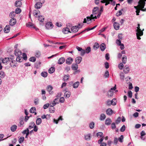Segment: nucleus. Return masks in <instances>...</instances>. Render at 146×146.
<instances>
[{
    "label": "nucleus",
    "instance_id": "1",
    "mask_svg": "<svg viewBox=\"0 0 146 146\" xmlns=\"http://www.w3.org/2000/svg\"><path fill=\"white\" fill-rule=\"evenodd\" d=\"M137 29L136 30V31L137 32L136 34L137 37V39L140 40L141 38L140 37V36L143 35V33L140 28V24H138V27H137Z\"/></svg>",
    "mask_w": 146,
    "mask_h": 146
},
{
    "label": "nucleus",
    "instance_id": "2",
    "mask_svg": "<svg viewBox=\"0 0 146 146\" xmlns=\"http://www.w3.org/2000/svg\"><path fill=\"white\" fill-rule=\"evenodd\" d=\"M138 5L140 9H141V10L143 11H146V9H143L144 6L145 5V2L143 1V0H139L138 2Z\"/></svg>",
    "mask_w": 146,
    "mask_h": 146
},
{
    "label": "nucleus",
    "instance_id": "3",
    "mask_svg": "<svg viewBox=\"0 0 146 146\" xmlns=\"http://www.w3.org/2000/svg\"><path fill=\"white\" fill-rule=\"evenodd\" d=\"M116 89V85H115L114 86L111 88L108 92V97L112 96L113 94V91L115 90Z\"/></svg>",
    "mask_w": 146,
    "mask_h": 146
},
{
    "label": "nucleus",
    "instance_id": "4",
    "mask_svg": "<svg viewBox=\"0 0 146 146\" xmlns=\"http://www.w3.org/2000/svg\"><path fill=\"white\" fill-rule=\"evenodd\" d=\"M26 26L28 27H30L31 28H34L35 29L36 31H37L38 30V29L36 28L32 23L31 22H29L27 23Z\"/></svg>",
    "mask_w": 146,
    "mask_h": 146
},
{
    "label": "nucleus",
    "instance_id": "5",
    "mask_svg": "<svg viewBox=\"0 0 146 146\" xmlns=\"http://www.w3.org/2000/svg\"><path fill=\"white\" fill-rule=\"evenodd\" d=\"M45 26L46 29H50L52 28L53 26L52 22H49L46 24Z\"/></svg>",
    "mask_w": 146,
    "mask_h": 146
},
{
    "label": "nucleus",
    "instance_id": "6",
    "mask_svg": "<svg viewBox=\"0 0 146 146\" xmlns=\"http://www.w3.org/2000/svg\"><path fill=\"white\" fill-rule=\"evenodd\" d=\"M58 103H59V102H58V98H55L53 102L52 103H51L50 104V107H53L54 106H55L56 104H58Z\"/></svg>",
    "mask_w": 146,
    "mask_h": 146
},
{
    "label": "nucleus",
    "instance_id": "7",
    "mask_svg": "<svg viewBox=\"0 0 146 146\" xmlns=\"http://www.w3.org/2000/svg\"><path fill=\"white\" fill-rule=\"evenodd\" d=\"M17 23L16 20L15 19H11L9 21V24L10 25L13 26L15 25Z\"/></svg>",
    "mask_w": 146,
    "mask_h": 146
},
{
    "label": "nucleus",
    "instance_id": "8",
    "mask_svg": "<svg viewBox=\"0 0 146 146\" xmlns=\"http://www.w3.org/2000/svg\"><path fill=\"white\" fill-rule=\"evenodd\" d=\"M79 27L78 26H75L72 27L71 29V31L73 33H76L77 32L79 29Z\"/></svg>",
    "mask_w": 146,
    "mask_h": 146
},
{
    "label": "nucleus",
    "instance_id": "9",
    "mask_svg": "<svg viewBox=\"0 0 146 146\" xmlns=\"http://www.w3.org/2000/svg\"><path fill=\"white\" fill-rule=\"evenodd\" d=\"M15 54L17 56H21L22 54V52L21 51L19 50L16 49L15 50Z\"/></svg>",
    "mask_w": 146,
    "mask_h": 146
},
{
    "label": "nucleus",
    "instance_id": "10",
    "mask_svg": "<svg viewBox=\"0 0 146 146\" xmlns=\"http://www.w3.org/2000/svg\"><path fill=\"white\" fill-rule=\"evenodd\" d=\"M10 27L9 25H7L4 29V31L5 33H8L10 31Z\"/></svg>",
    "mask_w": 146,
    "mask_h": 146
},
{
    "label": "nucleus",
    "instance_id": "11",
    "mask_svg": "<svg viewBox=\"0 0 146 146\" xmlns=\"http://www.w3.org/2000/svg\"><path fill=\"white\" fill-rule=\"evenodd\" d=\"M121 38L122 37L119 36V39H121ZM119 46L120 47V48L121 50H122L125 47L124 44H123L121 43V42L120 40H119Z\"/></svg>",
    "mask_w": 146,
    "mask_h": 146
},
{
    "label": "nucleus",
    "instance_id": "12",
    "mask_svg": "<svg viewBox=\"0 0 146 146\" xmlns=\"http://www.w3.org/2000/svg\"><path fill=\"white\" fill-rule=\"evenodd\" d=\"M52 87L50 85H49L47 87V90L49 94H52L53 93V91H52Z\"/></svg>",
    "mask_w": 146,
    "mask_h": 146
},
{
    "label": "nucleus",
    "instance_id": "13",
    "mask_svg": "<svg viewBox=\"0 0 146 146\" xmlns=\"http://www.w3.org/2000/svg\"><path fill=\"white\" fill-rule=\"evenodd\" d=\"M99 8L98 7H94L92 10V14L93 15H96L98 13V11Z\"/></svg>",
    "mask_w": 146,
    "mask_h": 146
},
{
    "label": "nucleus",
    "instance_id": "14",
    "mask_svg": "<svg viewBox=\"0 0 146 146\" xmlns=\"http://www.w3.org/2000/svg\"><path fill=\"white\" fill-rule=\"evenodd\" d=\"M65 61V58L64 57H61L58 60V64H62Z\"/></svg>",
    "mask_w": 146,
    "mask_h": 146
},
{
    "label": "nucleus",
    "instance_id": "15",
    "mask_svg": "<svg viewBox=\"0 0 146 146\" xmlns=\"http://www.w3.org/2000/svg\"><path fill=\"white\" fill-rule=\"evenodd\" d=\"M130 70L129 68L127 65H126L123 69V71L125 73H128Z\"/></svg>",
    "mask_w": 146,
    "mask_h": 146
},
{
    "label": "nucleus",
    "instance_id": "16",
    "mask_svg": "<svg viewBox=\"0 0 146 146\" xmlns=\"http://www.w3.org/2000/svg\"><path fill=\"white\" fill-rule=\"evenodd\" d=\"M22 5V3L21 1H16L15 3V5L17 7H20Z\"/></svg>",
    "mask_w": 146,
    "mask_h": 146
},
{
    "label": "nucleus",
    "instance_id": "17",
    "mask_svg": "<svg viewBox=\"0 0 146 146\" xmlns=\"http://www.w3.org/2000/svg\"><path fill=\"white\" fill-rule=\"evenodd\" d=\"M82 60V58L81 57L79 56L76 58L75 62L76 64H79L80 63Z\"/></svg>",
    "mask_w": 146,
    "mask_h": 146
},
{
    "label": "nucleus",
    "instance_id": "18",
    "mask_svg": "<svg viewBox=\"0 0 146 146\" xmlns=\"http://www.w3.org/2000/svg\"><path fill=\"white\" fill-rule=\"evenodd\" d=\"M42 4L41 2L37 3L35 5V7L37 9H40L42 6Z\"/></svg>",
    "mask_w": 146,
    "mask_h": 146
},
{
    "label": "nucleus",
    "instance_id": "19",
    "mask_svg": "<svg viewBox=\"0 0 146 146\" xmlns=\"http://www.w3.org/2000/svg\"><path fill=\"white\" fill-rule=\"evenodd\" d=\"M112 122L111 120L109 118H107L105 121V124L106 125H110Z\"/></svg>",
    "mask_w": 146,
    "mask_h": 146
},
{
    "label": "nucleus",
    "instance_id": "20",
    "mask_svg": "<svg viewBox=\"0 0 146 146\" xmlns=\"http://www.w3.org/2000/svg\"><path fill=\"white\" fill-rule=\"evenodd\" d=\"M73 61V59L72 58L69 57L66 60V63L68 64H71Z\"/></svg>",
    "mask_w": 146,
    "mask_h": 146
},
{
    "label": "nucleus",
    "instance_id": "21",
    "mask_svg": "<svg viewBox=\"0 0 146 146\" xmlns=\"http://www.w3.org/2000/svg\"><path fill=\"white\" fill-rule=\"evenodd\" d=\"M16 14L15 12L12 11L10 13L9 15V17L11 18V19H14V18L15 17Z\"/></svg>",
    "mask_w": 146,
    "mask_h": 146
},
{
    "label": "nucleus",
    "instance_id": "22",
    "mask_svg": "<svg viewBox=\"0 0 146 146\" xmlns=\"http://www.w3.org/2000/svg\"><path fill=\"white\" fill-rule=\"evenodd\" d=\"M0 61H2L3 63L6 64L9 60V58H5L3 59H0Z\"/></svg>",
    "mask_w": 146,
    "mask_h": 146
},
{
    "label": "nucleus",
    "instance_id": "23",
    "mask_svg": "<svg viewBox=\"0 0 146 146\" xmlns=\"http://www.w3.org/2000/svg\"><path fill=\"white\" fill-rule=\"evenodd\" d=\"M63 32L65 34H67L69 32H70L69 29L67 27L64 29L63 31Z\"/></svg>",
    "mask_w": 146,
    "mask_h": 146
},
{
    "label": "nucleus",
    "instance_id": "24",
    "mask_svg": "<svg viewBox=\"0 0 146 146\" xmlns=\"http://www.w3.org/2000/svg\"><path fill=\"white\" fill-rule=\"evenodd\" d=\"M113 27L116 30L119 29V24L116 22H114L113 24Z\"/></svg>",
    "mask_w": 146,
    "mask_h": 146
},
{
    "label": "nucleus",
    "instance_id": "25",
    "mask_svg": "<svg viewBox=\"0 0 146 146\" xmlns=\"http://www.w3.org/2000/svg\"><path fill=\"white\" fill-rule=\"evenodd\" d=\"M106 45L104 43H102L100 45V48L102 51H104L106 49Z\"/></svg>",
    "mask_w": 146,
    "mask_h": 146
},
{
    "label": "nucleus",
    "instance_id": "26",
    "mask_svg": "<svg viewBox=\"0 0 146 146\" xmlns=\"http://www.w3.org/2000/svg\"><path fill=\"white\" fill-rule=\"evenodd\" d=\"M70 95V92L69 91H66L64 94V96L66 98H68Z\"/></svg>",
    "mask_w": 146,
    "mask_h": 146
},
{
    "label": "nucleus",
    "instance_id": "27",
    "mask_svg": "<svg viewBox=\"0 0 146 146\" xmlns=\"http://www.w3.org/2000/svg\"><path fill=\"white\" fill-rule=\"evenodd\" d=\"M127 56L125 55H123L122 58V61L123 63L125 64L127 62Z\"/></svg>",
    "mask_w": 146,
    "mask_h": 146
},
{
    "label": "nucleus",
    "instance_id": "28",
    "mask_svg": "<svg viewBox=\"0 0 146 146\" xmlns=\"http://www.w3.org/2000/svg\"><path fill=\"white\" fill-rule=\"evenodd\" d=\"M106 114L109 115H111L112 114V110L110 108L108 109L106 111Z\"/></svg>",
    "mask_w": 146,
    "mask_h": 146
},
{
    "label": "nucleus",
    "instance_id": "29",
    "mask_svg": "<svg viewBox=\"0 0 146 146\" xmlns=\"http://www.w3.org/2000/svg\"><path fill=\"white\" fill-rule=\"evenodd\" d=\"M72 69L73 70H76L78 68V65L77 64H73L72 67Z\"/></svg>",
    "mask_w": 146,
    "mask_h": 146
},
{
    "label": "nucleus",
    "instance_id": "30",
    "mask_svg": "<svg viewBox=\"0 0 146 146\" xmlns=\"http://www.w3.org/2000/svg\"><path fill=\"white\" fill-rule=\"evenodd\" d=\"M16 60L17 61L19 62H21L23 60V57L21 56H17Z\"/></svg>",
    "mask_w": 146,
    "mask_h": 146
},
{
    "label": "nucleus",
    "instance_id": "31",
    "mask_svg": "<svg viewBox=\"0 0 146 146\" xmlns=\"http://www.w3.org/2000/svg\"><path fill=\"white\" fill-rule=\"evenodd\" d=\"M106 116L105 115L104 113H102L100 115V119L101 121L104 120L106 118Z\"/></svg>",
    "mask_w": 146,
    "mask_h": 146
},
{
    "label": "nucleus",
    "instance_id": "32",
    "mask_svg": "<svg viewBox=\"0 0 146 146\" xmlns=\"http://www.w3.org/2000/svg\"><path fill=\"white\" fill-rule=\"evenodd\" d=\"M17 128V126L16 125H13L11 127V130L13 132L15 131Z\"/></svg>",
    "mask_w": 146,
    "mask_h": 146
},
{
    "label": "nucleus",
    "instance_id": "33",
    "mask_svg": "<svg viewBox=\"0 0 146 146\" xmlns=\"http://www.w3.org/2000/svg\"><path fill=\"white\" fill-rule=\"evenodd\" d=\"M91 135L90 134L86 135L85 136V139L86 140L89 141L90 139Z\"/></svg>",
    "mask_w": 146,
    "mask_h": 146
},
{
    "label": "nucleus",
    "instance_id": "34",
    "mask_svg": "<svg viewBox=\"0 0 146 146\" xmlns=\"http://www.w3.org/2000/svg\"><path fill=\"white\" fill-rule=\"evenodd\" d=\"M55 69V68L54 67H51L48 70V72L50 73H52L54 72Z\"/></svg>",
    "mask_w": 146,
    "mask_h": 146
},
{
    "label": "nucleus",
    "instance_id": "35",
    "mask_svg": "<svg viewBox=\"0 0 146 146\" xmlns=\"http://www.w3.org/2000/svg\"><path fill=\"white\" fill-rule=\"evenodd\" d=\"M79 82H76L73 85V88H76L78 87L79 86Z\"/></svg>",
    "mask_w": 146,
    "mask_h": 146
},
{
    "label": "nucleus",
    "instance_id": "36",
    "mask_svg": "<svg viewBox=\"0 0 146 146\" xmlns=\"http://www.w3.org/2000/svg\"><path fill=\"white\" fill-rule=\"evenodd\" d=\"M42 122V119L40 118H38L36 121V123L37 125H40Z\"/></svg>",
    "mask_w": 146,
    "mask_h": 146
},
{
    "label": "nucleus",
    "instance_id": "37",
    "mask_svg": "<svg viewBox=\"0 0 146 146\" xmlns=\"http://www.w3.org/2000/svg\"><path fill=\"white\" fill-rule=\"evenodd\" d=\"M35 124L34 122H32L30 124V125L29 127V129H31L32 128L35 126Z\"/></svg>",
    "mask_w": 146,
    "mask_h": 146
},
{
    "label": "nucleus",
    "instance_id": "38",
    "mask_svg": "<svg viewBox=\"0 0 146 146\" xmlns=\"http://www.w3.org/2000/svg\"><path fill=\"white\" fill-rule=\"evenodd\" d=\"M99 46L100 45L99 44L97 43H95L93 46V47L95 50H96L99 48Z\"/></svg>",
    "mask_w": 146,
    "mask_h": 146
},
{
    "label": "nucleus",
    "instance_id": "39",
    "mask_svg": "<svg viewBox=\"0 0 146 146\" xmlns=\"http://www.w3.org/2000/svg\"><path fill=\"white\" fill-rule=\"evenodd\" d=\"M119 140V138H117L116 137H114V139L113 140V143L115 145H116L117 144Z\"/></svg>",
    "mask_w": 146,
    "mask_h": 146
},
{
    "label": "nucleus",
    "instance_id": "40",
    "mask_svg": "<svg viewBox=\"0 0 146 146\" xmlns=\"http://www.w3.org/2000/svg\"><path fill=\"white\" fill-rule=\"evenodd\" d=\"M41 75L42 76L46 77L47 76L48 73L47 72H44L41 73Z\"/></svg>",
    "mask_w": 146,
    "mask_h": 146
},
{
    "label": "nucleus",
    "instance_id": "41",
    "mask_svg": "<svg viewBox=\"0 0 146 146\" xmlns=\"http://www.w3.org/2000/svg\"><path fill=\"white\" fill-rule=\"evenodd\" d=\"M41 55V53L39 51H36L35 52V55L37 57H39Z\"/></svg>",
    "mask_w": 146,
    "mask_h": 146
},
{
    "label": "nucleus",
    "instance_id": "42",
    "mask_svg": "<svg viewBox=\"0 0 146 146\" xmlns=\"http://www.w3.org/2000/svg\"><path fill=\"white\" fill-rule=\"evenodd\" d=\"M38 20L41 22H43L44 20V18L42 16H40L38 17Z\"/></svg>",
    "mask_w": 146,
    "mask_h": 146
},
{
    "label": "nucleus",
    "instance_id": "43",
    "mask_svg": "<svg viewBox=\"0 0 146 146\" xmlns=\"http://www.w3.org/2000/svg\"><path fill=\"white\" fill-rule=\"evenodd\" d=\"M36 60V58L35 57H31L29 59V61L33 62H35Z\"/></svg>",
    "mask_w": 146,
    "mask_h": 146
},
{
    "label": "nucleus",
    "instance_id": "44",
    "mask_svg": "<svg viewBox=\"0 0 146 146\" xmlns=\"http://www.w3.org/2000/svg\"><path fill=\"white\" fill-rule=\"evenodd\" d=\"M24 140V138L23 137H21L19 139V142L20 143H22Z\"/></svg>",
    "mask_w": 146,
    "mask_h": 146
},
{
    "label": "nucleus",
    "instance_id": "45",
    "mask_svg": "<svg viewBox=\"0 0 146 146\" xmlns=\"http://www.w3.org/2000/svg\"><path fill=\"white\" fill-rule=\"evenodd\" d=\"M5 73L2 71L0 72V77L1 78H3L5 76Z\"/></svg>",
    "mask_w": 146,
    "mask_h": 146
},
{
    "label": "nucleus",
    "instance_id": "46",
    "mask_svg": "<svg viewBox=\"0 0 146 146\" xmlns=\"http://www.w3.org/2000/svg\"><path fill=\"white\" fill-rule=\"evenodd\" d=\"M69 76L68 75H65L64 76L63 79L64 81H67L69 79Z\"/></svg>",
    "mask_w": 146,
    "mask_h": 146
},
{
    "label": "nucleus",
    "instance_id": "47",
    "mask_svg": "<svg viewBox=\"0 0 146 146\" xmlns=\"http://www.w3.org/2000/svg\"><path fill=\"white\" fill-rule=\"evenodd\" d=\"M36 110L35 108V107H32L31 108L30 110V112L32 113H33L35 112Z\"/></svg>",
    "mask_w": 146,
    "mask_h": 146
},
{
    "label": "nucleus",
    "instance_id": "48",
    "mask_svg": "<svg viewBox=\"0 0 146 146\" xmlns=\"http://www.w3.org/2000/svg\"><path fill=\"white\" fill-rule=\"evenodd\" d=\"M22 56L23 58V59H24L25 60H27V57L26 54L24 53H23Z\"/></svg>",
    "mask_w": 146,
    "mask_h": 146
},
{
    "label": "nucleus",
    "instance_id": "49",
    "mask_svg": "<svg viewBox=\"0 0 146 146\" xmlns=\"http://www.w3.org/2000/svg\"><path fill=\"white\" fill-rule=\"evenodd\" d=\"M94 123L92 122H91L89 125V127L90 129H92L94 128Z\"/></svg>",
    "mask_w": 146,
    "mask_h": 146
},
{
    "label": "nucleus",
    "instance_id": "50",
    "mask_svg": "<svg viewBox=\"0 0 146 146\" xmlns=\"http://www.w3.org/2000/svg\"><path fill=\"white\" fill-rule=\"evenodd\" d=\"M112 105H115L116 104V103L117 102V101L116 99L113 98L111 101Z\"/></svg>",
    "mask_w": 146,
    "mask_h": 146
},
{
    "label": "nucleus",
    "instance_id": "51",
    "mask_svg": "<svg viewBox=\"0 0 146 146\" xmlns=\"http://www.w3.org/2000/svg\"><path fill=\"white\" fill-rule=\"evenodd\" d=\"M86 53H88L91 51V48L90 47H88L86 50H85Z\"/></svg>",
    "mask_w": 146,
    "mask_h": 146
},
{
    "label": "nucleus",
    "instance_id": "52",
    "mask_svg": "<svg viewBox=\"0 0 146 146\" xmlns=\"http://www.w3.org/2000/svg\"><path fill=\"white\" fill-rule=\"evenodd\" d=\"M125 128L126 127L125 125H123L120 128V131L122 132L124 131L125 129Z\"/></svg>",
    "mask_w": 146,
    "mask_h": 146
},
{
    "label": "nucleus",
    "instance_id": "53",
    "mask_svg": "<svg viewBox=\"0 0 146 146\" xmlns=\"http://www.w3.org/2000/svg\"><path fill=\"white\" fill-rule=\"evenodd\" d=\"M21 12V10L20 8H17L15 10V13L16 14H19Z\"/></svg>",
    "mask_w": 146,
    "mask_h": 146
},
{
    "label": "nucleus",
    "instance_id": "54",
    "mask_svg": "<svg viewBox=\"0 0 146 146\" xmlns=\"http://www.w3.org/2000/svg\"><path fill=\"white\" fill-rule=\"evenodd\" d=\"M103 135V133L102 132H99L97 133V136L99 137H101Z\"/></svg>",
    "mask_w": 146,
    "mask_h": 146
},
{
    "label": "nucleus",
    "instance_id": "55",
    "mask_svg": "<svg viewBox=\"0 0 146 146\" xmlns=\"http://www.w3.org/2000/svg\"><path fill=\"white\" fill-rule=\"evenodd\" d=\"M109 74L108 71L107 70L104 74V76L106 78H108L109 77Z\"/></svg>",
    "mask_w": 146,
    "mask_h": 146
},
{
    "label": "nucleus",
    "instance_id": "56",
    "mask_svg": "<svg viewBox=\"0 0 146 146\" xmlns=\"http://www.w3.org/2000/svg\"><path fill=\"white\" fill-rule=\"evenodd\" d=\"M111 127L112 129H114L116 128L115 124V123H113L111 125Z\"/></svg>",
    "mask_w": 146,
    "mask_h": 146
},
{
    "label": "nucleus",
    "instance_id": "57",
    "mask_svg": "<svg viewBox=\"0 0 146 146\" xmlns=\"http://www.w3.org/2000/svg\"><path fill=\"white\" fill-rule=\"evenodd\" d=\"M123 136L121 135L120 137H119V142L122 143L123 141Z\"/></svg>",
    "mask_w": 146,
    "mask_h": 146
},
{
    "label": "nucleus",
    "instance_id": "58",
    "mask_svg": "<svg viewBox=\"0 0 146 146\" xmlns=\"http://www.w3.org/2000/svg\"><path fill=\"white\" fill-rule=\"evenodd\" d=\"M128 96L130 98L132 97V93L131 91H129L128 92Z\"/></svg>",
    "mask_w": 146,
    "mask_h": 146
},
{
    "label": "nucleus",
    "instance_id": "59",
    "mask_svg": "<svg viewBox=\"0 0 146 146\" xmlns=\"http://www.w3.org/2000/svg\"><path fill=\"white\" fill-rule=\"evenodd\" d=\"M124 67V65L123 64V63H120L119 64V69H122Z\"/></svg>",
    "mask_w": 146,
    "mask_h": 146
},
{
    "label": "nucleus",
    "instance_id": "60",
    "mask_svg": "<svg viewBox=\"0 0 146 146\" xmlns=\"http://www.w3.org/2000/svg\"><path fill=\"white\" fill-rule=\"evenodd\" d=\"M105 66L106 68L108 69L109 68V63L107 62H106L105 63Z\"/></svg>",
    "mask_w": 146,
    "mask_h": 146
},
{
    "label": "nucleus",
    "instance_id": "61",
    "mask_svg": "<svg viewBox=\"0 0 146 146\" xmlns=\"http://www.w3.org/2000/svg\"><path fill=\"white\" fill-rule=\"evenodd\" d=\"M109 54L107 53L106 54L105 58H106V59L107 60H109L110 59V57H109Z\"/></svg>",
    "mask_w": 146,
    "mask_h": 146
},
{
    "label": "nucleus",
    "instance_id": "62",
    "mask_svg": "<svg viewBox=\"0 0 146 146\" xmlns=\"http://www.w3.org/2000/svg\"><path fill=\"white\" fill-rule=\"evenodd\" d=\"M49 106V104L48 103L46 104H45L44 105L43 108L44 109H46L48 108Z\"/></svg>",
    "mask_w": 146,
    "mask_h": 146
},
{
    "label": "nucleus",
    "instance_id": "63",
    "mask_svg": "<svg viewBox=\"0 0 146 146\" xmlns=\"http://www.w3.org/2000/svg\"><path fill=\"white\" fill-rule=\"evenodd\" d=\"M64 98L63 97H61L60 98L59 102L61 103H64Z\"/></svg>",
    "mask_w": 146,
    "mask_h": 146
},
{
    "label": "nucleus",
    "instance_id": "64",
    "mask_svg": "<svg viewBox=\"0 0 146 146\" xmlns=\"http://www.w3.org/2000/svg\"><path fill=\"white\" fill-rule=\"evenodd\" d=\"M33 13L34 16H37L38 14V11L36 10H35L33 11Z\"/></svg>",
    "mask_w": 146,
    "mask_h": 146
}]
</instances>
